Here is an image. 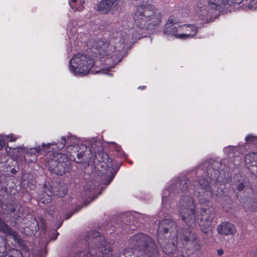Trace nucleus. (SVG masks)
<instances>
[{"instance_id": "42", "label": "nucleus", "mask_w": 257, "mask_h": 257, "mask_svg": "<svg viewBox=\"0 0 257 257\" xmlns=\"http://www.w3.org/2000/svg\"><path fill=\"white\" fill-rule=\"evenodd\" d=\"M10 209H11V212H15V210H16L15 208L12 207L11 208H10Z\"/></svg>"}, {"instance_id": "24", "label": "nucleus", "mask_w": 257, "mask_h": 257, "mask_svg": "<svg viewBox=\"0 0 257 257\" xmlns=\"http://www.w3.org/2000/svg\"><path fill=\"white\" fill-rule=\"evenodd\" d=\"M77 1V0H71L69 2L71 9L75 11H80L83 10L84 8L83 4H80L79 6H77L76 4Z\"/></svg>"}, {"instance_id": "38", "label": "nucleus", "mask_w": 257, "mask_h": 257, "mask_svg": "<svg viewBox=\"0 0 257 257\" xmlns=\"http://www.w3.org/2000/svg\"><path fill=\"white\" fill-rule=\"evenodd\" d=\"M74 213V212L72 213H71V214H68L67 215L66 217V219H67L70 218L72 216V215H73V214Z\"/></svg>"}, {"instance_id": "33", "label": "nucleus", "mask_w": 257, "mask_h": 257, "mask_svg": "<svg viewBox=\"0 0 257 257\" xmlns=\"http://www.w3.org/2000/svg\"><path fill=\"white\" fill-rule=\"evenodd\" d=\"M217 252L218 255L221 256L223 254L224 251L222 248H220V249L217 250Z\"/></svg>"}, {"instance_id": "30", "label": "nucleus", "mask_w": 257, "mask_h": 257, "mask_svg": "<svg viewBox=\"0 0 257 257\" xmlns=\"http://www.w3.org/2000/svg\"><path fill=\"white\" fill-rule=\"evenodd\" d=\"M246 183V182L245 181L239 182L237 185L236 189L239 191L242 190L245 188Z\"/></svg>"}, {"instance_id": "9", "label": "nucleus", "mask_w": 257, "mask_h": 257, "mask_svg": "<svg viewBox=\"0 0 257 257\" xmlns=\"http://www.w3.org/2000/svg\"><path fill=\"white\" fill-rule=\"evenodd\" d=\"M176 222L171 219H164L161 220L157 229V239L158 242H162V239L171 238V236H176L178 232L183 228L177 231Z\"/></svg>"}, {"instance_id": "6", "label": "nucleus", "mask_w": 257, "mask_h": 257, "mask_svg": "<svg viewBox=\"0 0 257 257\" xmlns=\"http://www.w3.org/2000/svg\"><path fill=\"white\" fill-rule=\"evenodd\" d=\"M86 241L88 244V250L78 251L73 257H103L100 251V246L111 244L106 240L103 235L95 230L87 232Z\"/></svg>"}, {"instance_id": "16", "label": "nucleus", "mask_w": 257, "mask_h": 257, "mask_svg": "<svg viewBox=\"0 0 257 257\" xmlns=\"http://www.w3.org/2000/svg\"><path fill=\"white\" fill-rule=\"evenodd\" d=\"M43 191L39 197V203L47 204L52 200L53 194V188L48 182H45L43 186Z\"/></svg>"}, {"instance_id": "41", "label": "nucleus", "mask_w": 257, "mask_h": 257, "mask_svg": "<svg viewBox=\"0 0 257 257\" xmlns=\"http://www.w3.org/2000/svg\"><path fill=\"white\" fill-rule=\"evenodd\" d=\"M82 207H76V210L75 211V212H76L78 211H79L81 209Z\"/></svg>"}, {"instance_id": "2", "label": "nucleus", "mask_w": 257, "mask_h": 257, "mask_svg": "<svg viewBox=\"0 0 257 257\" xmlns=\"http://www.w3.org/2000/svg\"><path fill=\"white\" fill-rule=\"evenodd\" d=\"M71 136H67L66 139V144L69 148H73L77 151L74 155L63 154L61 153L53 152L49 155L47 164L49 169L52 173L58 175H63L66 172H68L71 169V160L73 159L77 163H82L84 162V157L85 155V151L87 148L85 145H81V151L77 150V147L72 146L69 143V140Z\"/></svg>"}, {"instance_id": "7", "label": "nucleus", "mask_w": 257, "mask_h": 257, "mask_svg": "<svg viewBox=\"0 0 257 257\" xmlns=\"http://www.w3.org/2000/svg\"><path fill=\"white\" fill-rule=\"evenodd\" d=\"M183 244L182 255L178 257H200L201 245L198 235L184 229L179 234Z\"/></svg>"}, {"instance_id": "5", "label": "nucleus", "mask_w": 257, "mask_h": 257, "mask_svg": "<svg viewBox=\"0 0 257 257\" xmlns=\"http://www.w3.org/2000/svg\"><path fill=\"white\" fill-rule=\"evenodd\" d=\"M178 22L179 20L173 16H170L164 28V34L181 40L190 39L195 36L198 31V27L196 25L175 26Z\"/></svg>"}, {"instance_id": "23", "label": "nucleus", "mask_w": 257, "mask_h": 257, "mask_svg": "<svg viewBox=\"0 0 257 257\" xmlns=\"http://www.w3.org/2000/svg\"><path fill=\"white\" fill-rule=\"evenodd\" d=\"M5 257H23V255L19 250L12 248L7 251Z\"/></svg>"}, {"instance_id": "3", "label": "nucleus", "mask_w": 257, "mask_h": 257, "mask_svg": "<svg viewBox=\"0 0 257 257\" xmlns=\"http://www.w3.org/2000/svg\"><path fill=\"white\" fill-rule=\"evenodd\" d=\"M237 0H207V5L206 0H199L194 6V17L196 20H201L204 23H209L213 16V12L218 11L220 12H224L230 6H235L238 5Z\"/></svg>"}, {"instance_id": "13", "label": "nucleus", "mask_w": 257, "mask_h": 257, "mask_svg": "<svg viewBox=\"0 0 257 257\" xmlns=\"http://www.w3.org/2000/svg\"><path fill=\"white\" fill-rule=\"evenodd\" d=\"M120 0H101L97 4L96 10L101 14H113L119 8Z\"/></svg>"}, {"instance_id": "25", "label": "nucleus", "mask_w": 257, "mask_h": 257, "mask_svg": "<svg viewBox=\"0 0 257 257\" xmlns=\"http://www.w3.org/2000/svg\"><path fill=\"white\" fill-rule=\"evenodd\" d=\"M6 252V242L2 239L0 241V257H5Z\"/></svg>"}, {"instance_id": "26", "label": "nucleus", "mask_w": 257, "mask_h": 257, "mask_svg": "<svg viewBox=\"0 0 257 257\" xmlns=\"http://www.w3.org/2000/svg\"><path fill=\"white\" fill-rule=\"evenodd\" d=\"M3 138L5 139L7 143H9V142H15L17 139V138L12 134H11L9 135L5 136L3 137Z\"/></svg>"}, {"instance_id": "46", "label": "nucleus", "mask_w": 257, "mask_h": 257, "mask_svg": "<svg viewBox=\"0 0 257 257\" xmlns=\"http://www.w3.org/2000/svg\"><path fill=\"white\" fill-rule=\"evenodd\" d=\"M62 224V222H61V223H60V224H59V225H58V228H59V227L61 226Z\"/></svg>"}, {"instance_id": "28", "label": "nucleus", "mask_w": 257, "mask_h": 257, "mask_svg": "<svg viewBox=\"0 0 257 257\" xmlns=\"http://www.w3.org/2000/svg\"><path fill=\"white\" fill-rule=\"evenodd\" d=\"M235 148L233 146H228L224 148V151L225 153H227L229 155H230L231 153H234V151Z\"/></svg>"}, {"instance_id": "40", "label": "nucleus", "mask_w": 257, "mask_h": 257, "mask_svg": "<svg viewBox=\"0 0 257 257\" xmlns=\"http://www.w3.org/2000/svg\"><path fill=\"white\" fill-rule=\"evenodd\" d=\"M121 150V148L119 146H117L116 148V150L117 152H119L120 150Z\"/></svg>"}, {"instance_id": "29", "label": "nucleus", "mask_w": 257, "mask_h": 257, "mask_svg": "<svg viewBox=\"0 0 257 257\" xmlns=\"http://www.w3.org/2000/svg\"><path fill=\"white\" fill-rule=\"evenodd\" d=\"M255 140V137L252 135H247L245 139L246 143H251L254 142Z\"/></svg>"}, {"instance_id": "27", "label": "nucleus", "mask_w": 257, "mask_h": 257, "mask_svg": "<svg viewBox=\"0 0 257 257\" xmlns=\"http://www.w3.org/2000/svg\"><path fill=\"white\" fill-rule=\"evenodd\" d=\"M248 7L251 10L257 9V0H251L248 4Z\"/></svg>"}, {"instance_id": "15", "label": "nucleus", "mask_w": 257, "mask_h": 257, "mask_svg": "<svg viewBox=\"0 0 257 257\" xmlns=\"http://www.w3.org/2000/svg\"><path fill=\"white\" fill-rule=\"evenodd\" d=\"M190 185V181L187 177H183L177 181L175 184L171 185L170 190L171 191L174 190L175 194H186L187 191H188L189 185Z\"/></svg>"}, {"instance_id": "43", "label": "nucleus", "mask_w": 257, "mask_h": 257, "mask_svg": "<svg viewBox=\"0 0 257 257\" xmlns=\"http://www.w3.org/2000/svg\"><path fill=\"white\" fill-rule=\"evenodd\" d=\"M59 233L57 231H56V237L54 238V239H56Z\"/></svg>"}, {"instance_id": "35", "label": "nucleus", "mask_w": 257, "mask_h": 257, "mask_svg": "<svg viewBox=\"0 0 257 257\" xmlns=\"http://www.w3.org/2000/svg\"><path fill=\"white\" fill-rule=\"evenodd\" d=\"M103 167H105V168H104V170H106V173H109H109H110V174H111L110 171V169L108 170V169H107V167H106L105 166H104ZM110 176H109V177H110ZM108 178H109V177H108ZM108 179H109V178H108V179H107V180L106 181V183H105V184H107V180H108Z\"/></svg>"}, {"instance_id": "17", "label": "nucleus", "mask_w": 257, "mask_h": 257, "mask_svg": "<svg viewBox=\"0 0 257 257\" xmlns=\"http://www.w3.org/2000/svg\"><path fill=\"white\" fill-rule=\"evenodd\" d=\"M217 231L219 234L233 235L236 232L235 225L229 222H222L217 227Z\"/></svg>"}, {"instance_id": "19", "label": "nucleus", "mask_w": 257, "mask_h": 257, "mask_svg": "<svg viewBox=\"0 0 257 257\" xmlns=\"http://www.w3.org/2000/svg\"><path fill=\"white\" fill-rule=\"evenodd\" d=\"M29 226L32 231L37 232L40 228L45 231L47 229L46 221L42 217H39V220L34 218L32 219V222L29 224Z\"/></svg>"}, {"instance_id": "34", "label": "nucleus", "mask_w": 257, "mask_h": 257, "mask_svg": "<svg viewBox=\"0 0 257 257\" xmlns=\"http://www.w3.org/2000/svg\"><path fill=\"white\" fill-rule=\"evenodd\" d=\"M213 171H214V174H215V172H216L217 174H218V170H213V169L210 170V169H208V170H207V173H208V174L209 175V173H210V172H212Z\"/></svg>"}, {"instance_id": "14", "label": "nucleus", "mask_w": 257, "mask_h": 257, "mask_svg": "<svg viewBox=\"0 0 257 257\" xmlns=\"http://www.w3.org/2000/svg\"><path fill=\"white\" fill-rule=\"evenodd\" d=\"M95 157L97 158L98 161L99 162V166L100 167H104L105 166L106 167H107L108 170L110 169L111 176L109 177L107 180V184H109L113 180L116 174V171H113V169L112 168L111 161H109L110 159L107 154L104 152L95 155Z\"/></svg>"}, {"instance_id": "20", "label": "nucleus", "mask_w": 257, "mask_h": 257, "mask_svg": "<svg viewBox=\"0 0 257 257\" xmlns=\"http://www.w3.org/2000/svg\"><path fill=\"white\" fill-rule=\"evenodd\" d=\"M112 244H108L105 246H100V251L102 252L103 257H125L124 255L119 253L115 255L112 252Z\"/></svg>"}, {"instance_id": "12", "label": "nucleus", "mask_w": 257, "mask_h": 257, "mask_svg": "<svg viewBox=\"0 0 257 257\" xmlns=\"http://www.w3.org/2000/svg\"><path fill=\"white\" fill-rule=\"evenodd\" d=\"M93 52L96 57L99 58H106L108 61L110 58L113 59L116 55L114 50L115 48L110 45V43L106 40L99 39L96 40L93 46Z\"/></svg>"}, {"instance_id": "8", "label": "nucleus", "mask_w": 257, "mask_h": 257, "mask_svg": "<svg viewBox=\"0 0 257 257\" xmlns=\"http://www.w3.org/2000/svg\"><path fill=\"white\" fill-rule=\"evenodd\" d=\"M94 59L83 53H77L69 61V70L75 76L86 75L94 65Z\"/></svg>"}, {"instance_id": "1", "label": "nucleus", "mask_w": 257, "mask_h": 257, "mask_svg": "<svg viewBox=\"0 0 257 257\" xmlns=\"http://www.w3.org/2000/svg\"><path fill=\"white\" fill-rule=\"evenodd\" d=\"M193 186V190L198 196L204 197V198L199 199V210L196 212L191 195H184L180 200L179 214L187 225L193 227L197 223L202 232L207 234L211 228L213 220L216 216L212 203L209 201V198L213 195L211 187L207 179L203 177L199 178L194 182Z\"/></svg>"}, {"instance_id": "44", "label": "nucleus", "mask_w": 257, "mask_h": 257, "mask_svg": "<svg viewBox=\"0 0 257 257\" xmlns=\"http://www.w3.org/2000/svg\"><path fill=\"white\" fill-rule=\"evenodd\" d=\"M145 87H146V86H140V87H139V88H140V89H144Z\"/></svg>"}, {"instance_id": "45", "label": "nucleus", "mask_w": 257, "mask_h": 257, "mask_svg": "<svg viewBox=\"0 0 257 257\" xmlns=\"http://www.w3.org/2000/svg\"><path fill=\"white\" fill-rule=\"evenodd\" d=\"M255 255L256 256H255V257H257V247H256V250H255Z\"/></svg>"}, {"instance_id": "22", "label": "nucleus", "mask_w": 257, "mask_h": 257, "mask_svg": "<svg viewBox=\"0 0 257 257\" xmlns=\"http://www.w3.org/2000/svg\"><path fill=\"white\" fill-rule=\"evenodd\" d=\"M55 189L56 190H54L53 188V194L58 197L64 196L67 193L68 190L67 185L64 183H60L58 186V188Z\"/></svg>"}, {"instance_id": "37", "label": "nucleus", "mask_w": 257, "mask_h": 257, "mask_svg": "<svg viewBox=\"0 0 257 257\" xmlns=\"http://www.w3.org/2000/svg\"><path fill=\"white\" fill-rule=\"evenodd\" d=\"M209 178H210V179L211 180H213V181L215 180H217L218 179V177L217 176L216 177L215 176H212V174L211 175V176L209 177Z\"/></svg>"}, {"instance_id": "36", "label": "nucleus", "mask_w": 257, "mask_h": 257, "mask_svg": "<svg viewBox=\"0 0 257 257\" xmlns=\"http://www.w3.org/2000/svg\"><path fill=\"white\" fill-rule=\"evenodd\" d=\"M120 60H121V59L120 58L117 59L116 61H115L113 62L112 65L114 66V65H116L120 61Z\"/></svg>"}, {"instance_id": "21", "label": "nucleus", "mask_w": 257, "mask_h": 257, "mask_svg": "<svg viewBox=\"0 0 257 257\" xmlns=\"http://www.w3.org/2000/svg\"><path fill=\"white\" fill-rule=\"evenodd\" d=\"M0 232L7 236H11L13 238H16L17 236V232L4 222H0Z\"/></svg>"}, {"instance_id": "39", "label": "nucleus", "mask_w": 257, "mask_h": 257, "mask_svg": "<svg viewBox=\"0 0 257 257\" xmlns=\"http://www.w3.org/2000/svg\"><path fill=\"white\" fill-rule=\"evenodd\" d=\"M167 190H165L163 193V195L162 196V201H164L165 200V197L164 196V194H165ZM169 191H167V192H169Z\"/></svg>"}, {"instance_id": "10", "label": "nucleus", "mask_w": 257, "mask_h": 257, "mask_svg": "<svg viewBox=\"0 0 257 257\" xmlns=\"http://www.w3.org/2000/svg\"><path fill=\"white\" fill-rule=\"evenodd\" d=\"M66 144V139L65 136L61 137V141L58 143H49L47 145L43 144L42 146H37L29 149L26 154L25 159L28 163H34L37 161L38 156L40 155L42 150L47 152V149L50 148L51 146H55V149L61 150Z\"/></svg>"}, {"instance_id": "18", "label": "nucleus", "mask_w": 257, "mask_h": 257, "mask_svg": "<svg viewBox=\"0 0 257 257\" xmlns=\"http://www.w3.org/2000/svg\"><path fill=\"white\" fill-rule=\"evenodd\" d=\"M244 161L250 165L248 169L250 173L257 177V153L252 152L245 155Z\"/></svg>"}, {"instance_id": "31", "label": "nucleus", "mask_w": 257, "mask_h": 257, "mask_svg": "<svg viewBox=\"0 0 257 257\" xmlns=\"http://www.w3.org/2000/svg\"><path fill=\"white\" fill-rule=\"evenodd\" d=\"M251 211H257V202L253 201V204L251 206H250V208H248Z\"/></svg>"}, {"instance_id": "11", "label": "nucleus", "mask_w": 257, "mask_h": 257, "mask_svg": "<svg viewBox=\"0 0 257 257\" xmlns=\"http://www.w3.org/2000/svg\"><path fill=\"white\" fill-rule=\"evenodd\" d=\"M184 229L190 230L189 228H183L179 232H178L176 236L171 238L162 239V242H158L160 245L163 251L167 254L171 255H174L176 251H180L182 255L183 244L181 240L179 237V234Z\"/></svg>"}, {"instance_id": "32", "label": "nucleus", "mask_w": 257, "mask_h": 257, "mask_svg": "<svg viewBox=\"0 0 257 257\" xmlns=\"http://www.w3.org/2000/svg\"><path fill=\"white\" fill-rule=\"evenodd\" d=\"M6 140L3 137L0 139V150H2L6 146Z\"/></svg>"}, {"instance_id": "4", "label": "nucleus", "mask_w": 257, "mask_h": 257, "mask_svg": "<svg viewBox=\"0 0 257 257\" xmlns=\"http://www.w3.org/2000/svg\"><path fill=\"white\" fill-rule=\"evenodd\" d=\"M128 243L138 257H157L158 255L159 250L155 241L147 234L139 233L133 235Z\"/></svg>"}]
</instances>
